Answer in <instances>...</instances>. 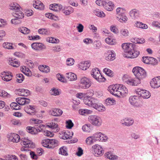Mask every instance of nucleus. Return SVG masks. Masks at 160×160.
I'll use <instances>...</instances> for the list:
<instances>
[{
  "mask_svg": "<svg viewBox=\"0 0 160 160\" xmlns=\"http://www.w3.org/2000/svg\"><path fill=\"white\" fill-rule=\"evenodd\" d=\"M90 125L86 124L82 126V129L84 132H89L90 130Z\"/></svg>",
  "mask_w": 160,
  "mask_h": 160,
  "instance_id": "nucleus-59",
  "label": "nucleus"
},
{
  "mask_svg": "<svg viewBox=\"0 0 160 160\" xmlns=\"http://www.w3.org/2000/svg\"><path fill=\"white\" fill-rule=\"evenodd\" d=\"M107 43L111 45H114L115 43V42L111 38H108L105 39Z\"/></svg>",
  "mask_w": 160,
  "mask_h": 160,
  "instance_id": "nucleus-50",
  "label": "nucleus"
},
{
  "mask_svg": "<svg viewBox=\"0 0 160 160\" xmlns=\"http://www.w3.org/2000/svg\"><path fill=\"white\" fill-rule=\"evenodd\" d=\"M103 72H105L107 75L109 76H112L113 74L112 71L110 69L107 68H105L103 69Z\"/></svg>",
  "mask_w": 160,
  "mask_h": 160,
  "instance_id": "nucleus-54",
  "label": "nucleus"
},
{
  "mask_svg": "<svg viewBox=\"0 0 160 160\" xmlns=\"http://www.w3.org/2000/svg\"><path fill=\"white\" fill-rule=\"evenodd\" d=\"M42 145L47 148L53 149L58 146V141L54 139H44L42 141Z\"/></svg>",
  "mask_w": 160,
  "mask_h": 160,
  "instance_id": "nucleus-4",
  "label": "nucleus"
},
{
  "mask_svg": "<svg viewBox=\"0 0 160 160\" xmlns=\"http://www.w3.org/2000/svg\"><path fill=\"white\" fill-rule=\"evenodd\" d=\"M101 135V132H97L92 135L94 140H95V141H98L99 140V137H100V135Z\"/></svg>",
  "mask_w": 160,
  "mask_h": 160,
  "instance_id": "nucleus-55",
  "label": "nucleus"
},
{
  "mask_svg": "<svg viewBox=\"0 0 160 160\" xmlns=\"http://www.w3.org/2000/svg\"><path fill=\"white\" fill-rule=\"evenodd\" d=\"M84 103L89 106L92 107L99 111L103 112L105 110V108L101 104L98 103V100L94 98L89 97H85L83 99Z\"/></svg>",
  "mask_w": 160,
  "mask_h": 160,
  "instance_id": "nucleus-3",
  "label": "nucleus"
},
{
  "mask_svg": "<svg viewBox=\"0 0 160 160\" xmlns=\"http://www.w3.org/2000/svg\"><path fill=\"white\" fill-rule=\"evenodd\" d=\"M103 7L106 10L112 11L114 8V4L111 1L108 0L105 1Z\"/></svg>",
  "mask_w": 160,
  "mask_h": 160,
  "instance_id": "nucleus-18",
  "label": "nucleus"
},
{
  "mask_svg": "<svg viewBox=\"0 0 160 160\" xmlns=\"http://www.w3.org/2000/svg\"><path fill=\"white\" fill-rule=\"evenodd\" d=\"M122 48L124 51V56L128 58H133L137 57L140 54L139 48L136 44L132 43H124Z\"/></svg>",
  "mask_w": 160,
  "mask_h": 160,
  "instance_id": "nucleus-1",
  "label": "nucleus"
},
{
  "mask_svg": "<svg viewBox=\"0 0 160 160\" xmlns=\"http://www.w3.org/2000/svg\"><path fill=\"white\" fill-rule=\"evenodd\" d=\"M66 77L70 81H75L77 79V75L71 72L66 73Z\"/></svg>",
  "mask_w": 160,
  "mask_h": 160,
  "instance_id": "nucleus-31",
  "label": "nucleus"
},
{
  "mask_svg": "<svg viewBox=\"0 0 160 160\" xmlns=\"http://www.w3.org/2000/svg\"><path fill=\"white\" fill-rule=\"evenodd\" d=\"M38 32L39 33L42 35H48L50 33L49 30L48 29L43 28L39 29Z\"/></svg>",
  "mask_w": 160,
  "mask_h": 160,
  "instance_id": "nucleus-39",
  "label": "nucleus"
},
{
  "mask_svg": "<svg viewBox=\"0 0 160 160\" xmlns=\"http://www.w3.org/2000/svg\"><path fill=\"white\" fill-rule=\"evenodd\" d=\"M74 60L72 58H69L67 59L66 61L67 65L68 66L72 65L74 64Z\"/></svg>",
  "mask_w": 160,
  "mask_h": 160,
  "instance_id": "nucleus-58",
  "label": "nucleus"
},
{
  "mask_svg": "<svg viewBox=\"0 0 160 160\" xmlns=\"http://www.w3.org/2000/svg\"><path fill=\"white\" fill-rule=\"evenodd\" d=\"M99 138L98 141L104 142L106 141L108 138L106 136L102 134V133L100 137H99Z\"/></svg>",
  "mask_w": 160,
  "mask_h": 160,
  "instance_id": "nucleus-53",
  "label": "nucleus"
},
{
  "mask_svg": "<svg viewBox=\"0 0 160 160\" xmlns=\"http://www.w3.org/2000/svg\"><path fill=\"white\" fill-rule=\"evenodd\" d=\"M73 132L67 131L65 132H62L61 134L62 138L63 139H70L73 135Z\"/></svg>",
  "mask_w": 160,
  "mask_h": 160,
  "instance_id": "nucleus-21",
  "label": "nucleus"
},
{
  "mask_svg": "<svg viewBox=\"0 0 160 160\" xmlns=\"http://www.w3.org/2000/svg\"><path fill=\"white\" fill-rule=\"evenodd\" d=\"M150 84L153 88H157L160 87V76L153 78L150 81Z\"/></svg>",
  "mask_w": 160,
  "mask_h": 160,
  "instance_id": "nucleus-13",
  "label": "nucleus"
},
{
  "mask_svg": "<svg viewBox=\"0 0 160 160\" xmlns=\"http://www.w3.org/2000/svg\"><path fill=\"white\" fill-rule=\"evenodd\" d=\"M119 85V89H118V93L116 94L117 96L118 97H124L125 94L128 92V89L124 86L122 84Z\"/></svg>",
  "mask_w": 160,
  "mask_h": 160,
  "instance_id": "nucleus-12",
  "label": "nucleus"
},
{
  "mask_svg": "<svg viewBox=\"0 0 160 160\" xmlns=\"http://www.w3.org/2000/svg\"><path fill=\"white\" fill-rule=\"evenodd\" d=\"M129 14L132 18H137L139 17V12L136 9H133L130 11Z\"/></svg>",
  "mask_w": 160,
  "mask_h": 160,
  "instance_id": "nucleus-26",
  "label": "nucleus"
},
{
  "mask_svg": "<svg viewBox=\"0 0 160 160\" xmlns=\"http://www.w3.org/2000/svg\"><path fill=\"white\" fill-rule=\"evenodd\" d=\"M125 10L124 8H118L116 9L117 14V16L119 14H122L124 13Z\"/></svg>",
  "mask_w": 160,
  "mask_h": 160,
  "instance_id": "nucleus-62",
  "label": "nucleus"
},
{
  "mask_svg": "<svg viewBox=\"0 0 160 160\" xmlns=\"http://www.w3.org/2000/svg\"><path fill=\"white\" fill-rule=\"evenodd\" d=\"M74 11L73 9L70 6L65 8L63 10V13L66 15H68L72 13Z\"/></svg>",
  "mask_w": 160,
  "mask_h": 160,
  "instance_id": "nucleus-33",
  "label": "nucleus"
},
{
  "mask_svg": "<svg viewBox=\"0 0 160 160\" xmlns=\"http://www.w3.org/2000/svg\"><path fill=\"white\" fill-rule=\"evenodd\" d=\"M106 158L109 159H116L117 158V156L113 155L111 152H107L105 154Z\"/></svg>",
  "mask_w": 160,
  "mask_h": 160,
  "instance_id": "nucleus-37",
  "label": "nucleus"
},
{
  "mask_svg": "<svg viewBox=\"0 0 160 160\" xmlns=\"http://www.w3.org/2000/svg\"><path fill=\"white\" fill-rule=\"evenodd\" d=\"M33 5L34 8L40 10L43 9L44 8V5L43 3L40 1H34L33 2Z\"/></svg>",
  "mask_w": 160,
  "mask_h": 160,
  "instance_id": "nucleus-22",
  "label": "nucleus"
},
{
  "mask_svg": "<svg viewBox=\"0 0 160 160\" xmlns=\"http://www.w3.org/2000/svg\"><path fill=\"white\" fill-rule=\"evenodd\" d=\"M90 66V63L88 61L81 62L78 64V68L82 70H86Z\"/></svg>",
  "mask_w": 160,
  "mask_h": 160,
  "instance_id": "nucleus-25",
  "label": "nucleus"
},
{
  "mask_svg": "<svg viewBox=\"0 0 160 160\" xmlns=\"http://www.w3.org/2000/svg\"><path fill=\"white\" fill-rule=\"evenodd\" d=\"M2 75L3 76H2V79L3 80L6 81H10L9 79V73L8 72H4L2 73Z\"/></svg>",
  "mask_w": 160,
  "mask_h": 160,
  "instance_id": "nucleus-38",
  "label": "nucleus"
},
{
  "mask_svg": "<svg viewBox=\"0 0 160 160\" xmlns=\"http://www.w3.org/2000/svg\"><path fill=\"white\" fill-rule=\"evenodd\" d=\"M105 55V59L107 61H112L115 58V53L113 50H108Z\"/></svg>",
  "mask_w": 160,
  "mask_h": 160,
  "instance_id": "nucleus-14",
  "label": "nucleus"
},
{
  "mask_svg": "<svg viewBox=\"0 0 160 160\" xmlns=\"http://www.w3.org/2000/svg\"><path fill=\"white\" fill-rule=\"evenodd\" d=\"M20 109V106L15 102H12L11 103V110H18Z\"/></svg>",
  "mask_w": 160,
  "mask_h": 160,
  "instance_id": "nucleus-43",
  "label": "nucleus"
},
{
  "mask_svg": "<svg viewBox=\"0 0 160 160\" xmlns=\"http://www.w3.org/2000/svg\"><path fill=\"white\" fill-rule=\"evenodd\" d=\"M62 111L58 108H53L50 110L49 113L54 116H59L62 113Z\"/></svg>",
  "mask_w": 160,
  "mask_h": 160,
  "instance_id": "nucleus-20",
  "label": "nucleus"
},
{
  "mask_svg": "<svg viewBox=\"0 0 160 160\" xmlns=\"http://www.w3.org/2000/svg\"><path fill=\"white\" fill-rule=\"evenodd\" d=\"M92 84V82L89 79L84 77L80 81V87L82 88L86 89L89 88Z\"/></svg>",
  "mask_w": 160,
  "mask_h": 160,
  "instance_id": "nucleus-8",
  "label": "nucleus"
},
{
  "mask_svg": "<svg viewBox=\"0 0 160 160\" xmlns=\"http://www.w3.org/2000/svg\"><path fill=\"white\" fill-rule=\"evenodd\" d=\"M17 81L19 83H21L24 80V76L22 74L19 73L16 75Z\"/></svg>",
  "mask_w": 160,
  "mask_h": 160,
  "instance_id": "nucleus-47",
  "label": "nucleus"
},
{
  "mask_svg": "<svg viewBox=\"0 0 160 160\" xmlns=\"http://www.w3.org/2000/svg\"><path fill=\"white\" fill-rule=\"evenodd\" d=\"M91 75L99 82H103L105 81V78L101 74L98 68L92 69L91 72Z\"/></svg>",
  "mask_w": 160,
  "mask_h": 160,
  "instance_id": "nucleus-7",
  "label": "nucleus"
},
{
  "mask_svg": "<svg viewBox=\"0 0 160 160\" xmlns=\"http://www.w3.org/2000/svg\"><path fill=\"white\" fill-rule=\"evenodd\" d=\"M21 140V144L25 146V147L23 146L21 148V150L22 151H29L28 148H32L34 146L33 142L27 138H22Z\"/></svg>",
  "mask_w": 160,
  "mask_h": 160,
  "instance_id": "nucleus-6",
  "label": "nucleus"
},
{
  "mask_svg": "<svg viewBox=\"0 0 160 160\" xmlns=\"http://www.w3.org/2000/svg\"><path fill=\"white\" fill-rule=\"evenodd\" d=\"M38 68L41 71L45 73L48 72L50 71L49 67L45 65H40L38 67Z\"/></svg>",
  "mask_w": 160,
  "mask_h": 160,
  "instance_id": "nucleus-32",
  "label": "nucleus"
},
{
  "mask_svg": "<svg viewBox=\"0 0 160 160\" xmlns=\"http://www.w3.org/2000/svg\"><path fill=\"white\" fill-rule=\"evenodd\" d=\"M115 102V101L113 98H109L106 100L105 103L107 105H110L114 104Z\"/></svg>",
  "mask_w": 160,
  "mask_h": 160,
  "instance_id": "nucleus-45",
  "label": "nucleus"
},
{
  "mask_svg": "<svg viewBox=\"0 0 160 160\" xmlns=\"http://www.w3.org/2000/svg\"><path fill=\"white\" fill-rule=\"evenodd\" d=\"M11 65L15 67H18L20 66V63L16 59L12 60L11 58Z\"/></svg>",
  "mask_w": 160,
  "mask_h": 160,
  "instance_id": "nucleus-44",
  "label": "nucleus"
},
{
  "mask_svg": "<svg viewBox=\"0 0 160 160\" xmlns=\"http://www.w3.org/2000/svg\"><path fill=\"white\" fill-rule=\"evenodd\" d=\"M18 31L24 34H28L30 32V30L25 27H20L18 28Z\"/></svg>",
  "mask_w": 160,
  "mask_h": 160,
  "instance_id": "nucleus-36",
  "label": "nucleus"
},
{
  "mask_svg": "<svg viewBox=\"0 0 160 160\" xmlns=\"http://www.w3.org/2000/svg\"><path fill=\"white\" fill-rule=\"evenodd\" d=\"M141 79L136 77L134 79H128L125 81V82L128 84L132 86H137L140 83Z\"/></svg>",
  "mask_w": 160,
  "mask_h": 160,
  "instance_id": "nucleus-19",
  "label": "nucleus"
},
{
  "mask_svg": "<svg viewBox=\"0 0 160 160\" xmlns=\"http://www.w3.org/2000/svg\"><path fill=\"white\" fill-rule=\"evenodd\" d=\"M136 93L139 96L142 97L144 99H148L151 96L150 92L148 91L145 90L138 88L136 90Z\"/></svg>",
  "mask_w": 160,
  "mask_h": 160,
  "instance_id": "nucleus-11",
  "label": "nucleus"
},
{
  "mask_svg": "<svg viewBox=\"0 0 160 160\" xmlns=\"http://www.w3.org/2000/svg\"><path fill=\"white\" fill-rule=\"evenodd\" d=\"M83 153V150L80 147H78V152L76 153L77 155L78 156H81Z\"/></svg>",
  "mask_w": 160,
  "mask_h": 160,
  "instance_id": "nucleus-64",
  "label": "nucleus"
},
{
  "mask_svg": "<svg viewBox=\"0 0 160 160\" xmlns=\"http://www.w3.org/2000/svg\"><path fill=\"white\" fill-rule=\"evenodd\" d=\"M132 72L136 77L141 79L145 78L147 76L146 72L142 68L136 67L133 68Z\"/></svg>",
  "mask_w": 160,
  "mask_h": 160,
  "instance_id": "nucleus-5",
  "label": "nucleus"
},
{
  "mask_svg": "<svg viewBox=\"0 0 160 160\" xmlns=\"http://www.w3.org/2000/svg\"><path fill=\"white\" fill-rule=\"evenodd\" d=\"M135 26L137 28H141L143 29H146L148 28L147 25L145 24L140 22H136L135 24Z\"/></svg>",
  "mask_w": 160,
  "mask_h": 160,
  "instance_id": "nucleus-35",
  "label": "nucleus"
},
{
  "mask_svg": "<svg viewBox=\"0 0 160 160\" xmlns=\"http://www.w3.org/2000/svg\"><path fill=\"white\" fill-rule=\"evenodd\" d=\"M44 134L45 136L49 137H52L54 135V134L53 132H51L48 130H46L44 131Z\"/></svg>",
  "mask_w": 160,
  "mask_h": 160,
  "instance_id": "nucleus-60",
  "label": "nucleus"
},
{
  "mask_svg": "<svg viewBox=\"0 0 160 160\" xmlns=\"http://www.w3.org/2000/svg\"><path fill=\"white\" fill-rule=\"evenodd\" d=\"M119 84L112 85L108 87V91L111 93L117 96L116 93L118 92V88H119Z\"/></svg>",
  "mask_w": 160,
  "mask_h": 160,
  "instance_id": "nucleus-16",
  "label": "nucleus"
},
{
  "mask_svg": "<svg viewBox=\"0 0 160 160\" xmlns=\"http://www.w3.org/2000/svg\"><path fill=\"white\" fill-rule=\"evenodd\" d=\"M20 6L16 3H13L11 4V11L15 18L11 20V22L14 25H18L21 23L20 19L24 18V14L20 10Z\"/></svg>",
  "mask_w": 160,
  "mask_h": 160,
  "instance_id": "nucleus-2",
  "label": "nucleus"
},
{
  "mask_svg": "<svg viewBox=\"0 0 160 160\" xmlns=\"http://www.w3.org/2000/svg\"><path fill=\"white\" fill-rule=\"evenodd\" d=\"M85 142L87 145H90L92 144L94 142L96 141L95 140H94L93 136H92L87 138L85 141Z\"/></svg>",
  "mask_w": 160,
  "mask_h": 160,
  "instance_id": "nucleus-42",
  "label": "nucleus"
},
{
  "mask_svg": "<svg viewBox=\"0 0 160 160\" xmlns=\"http://www.w3.org/2000/svg\"><path fill=\"white\" fill-rule=\"evenodd\" d=\"M16 101L19 105H23L29 103L30 100L25 98L20 97L16 99Z\"/></svg>",
  "mask_w": 160,
  "mask_h": 160,
  "instance_id": "nucleus-17",
  "label": "nucleus"
},
{
  "mask_svg": "<svg viewBox=\"0 0 160 160\" xmlns=\"http://www.w3.org/2000/svg\"><path fill=\"white\" fill-rule=\"evenodd\" d=\"M47 41L52 43H58L59 42V39L52 38V37L48 38H47Z\"/></svg>",
  "mask_w": 160,
  "mask_h": 160,
  "instance_id": "nucleus-46",
  "label": "nucleus"
},
{
  "mask_svg": "<svg viewBox=\"0 0 160 160\" xmlns=\"http://www.w3.org/2000/svg\"><path fill=\"white\" fill-rule=\"evenodd\" d=\"M117 18V20L122 23H125L128 20V18L124 13L118 15Z\"/></svg>",
  "mask_w": 160,
  "mask_h": 160,
  "instance_id": "nucleus-28",
  "label": "nucleus"
},
{
  "mask_svg": "<svg viewBox=\"0 0 160 160\" xmlns=\"http://www.w3.org/2000/svg\"><path fill=\"white\" fill-rule=\"evenodd\" d=\"M21 71L25 74L28 76H31L32 75V72L29 69L25 66H23L21 67Z\"/></svg>",
  "mask_w": 160,
  "mask_h": 160,
  "instance_id": "nucleus-30",
  "label": "nucleus"
},
{
  "mask_svg": "<svg viewBox=\"0 0 160 160\" xmlns=\"http://www.w3.org/2000/svg\"><path fill=\"white\" fill-rule=\"evenodd\" d=\"M47 126L48 128L53 130V131L55 132H58L59 130L58 124L55 122H52L48 123Z\"/></svg>",
  "mask_w": 160,
  "mask_h": 160,
  "instance_id": "nucleus-23",
  "label": "nucleus"
},
{
  "mask_svg": "<svg viewBox=\"0 0 160 160\" xmlns=\"http://www.w3.org/2000/svg\"><path fill=\"white\" fill-rule=\"evenodd\" d=\"M95 15L99 17H104L105 16V14L102 11L99 10L97 11L95 13Z\"/></svg>",
  "mask_w": 160,
  "mask_h": 160,
  "instance_id": "nucleus-57",
  "label": "nucleus"
},
{
  "mask_svg": "<svg viewBox=\"0 0 160 160\" xmlns=\"http://www.w3.org/2000/svg\"><path fill=\"white\" fill-rule=\"evenodd\" d=\"M158 62V61L156 59L152 57H149V64L154 65H157Z\"/></svg>",
  "mask_w": 160,
  "mask_h": 160,
  "instance_id": "nucleus-51",
  "label": "nucleus"
},
{
  "mask_svg": "<svg viewBox=\"0 0 160 160\" xmlns=\"http://www.w3.org/2000/svg\"><path fill=\"white\" fill-rule=\"evenodd\" d=\"M57 77L59 81L62 82H66V80L59 73H58L57 75Z\"/></svg>",
  "mask_w": 160,
  "mask_h": 160,
  "instance_id": "nucleus-56",
  "label": "nucleus"
},
{
  "mask_svg": "<svg viewBox=\"0 0 160 160\" xmlns=\"http://www.w3.org/2000/svg\"><path fill=\"white\" fill-rule=\"evenodd\" d=\"M89 121L93 125L97 126L101 125L102 121L101 118L96 115H92L88 118Z\"/></svg>",
  "mask_w": 160,
  "mask_h": 160,
  "instance_id": "nucleus-9",
  "label": "nucleus"
},
{
  "mask_svg": "<svg viewBox=\"0 0 160 160\" xmlns=\"http://www.w3.org/2000/svg\"><path fill=\"white\" fill-rule=\"evenodd\" d=\"M120 33L122 37H126L128 36L129 32L126 29H122L120 31Z\"/></svg>",
  "mask_w": 160,
  "mask_h": 160,
  "instance_id": "nucleus-48",
  "label": "nucleus"
},
{
  "mask_svg": "<svg viewBox=\"0 0 160 160\" xmlns=\"http://www.w3.org/2000/svg\"><path fill=\"white\" fill-rule=\"evenodd\" d=\"M92 112L91 110L87 109H81L79 111V112L80 114L86 115L88 114H91Z\"/></svg>",
  "mask_w": 160,
  "mask_h": 160,
  "instance_id": "nucleus-40",
  "label": "nucleus"
},
{
  "mask_svg": "<svg viewBox=\"0 0 160 160\" xmlns=\"http://www.w3.org/2000/svg\"><path fill=\"white\" fill-rule=\"evenodd\" d=\"M15 92L16 94L20 96L27 97L30 95L29 91L25 89H19L16 90Z\"/></svg>",
  "mask_w": 160,
  "mask_h": 160,
  "instance_id": "nucleus-15",
  "label": "nucleus"
},
{
  "mask_svg": "<svg viewBox=\"0 0 160 160\" xmlns=\"http://www.w3.org/2000/svg\"><path fill=\"white\" fill-rule=\"evenodd\" d=\"M121 122L122 124L128 126L132 125L134 123V120L130 118H126L123 120H122Z\"/></svg>",
  "mask_w": 160,
  "mask_h": 160,
  "instance_id": "nucleus-27",
  "label": "nucleus"
},
{
  "mask_svg": "<svg viewBox=\"0 0 160 160\" xmlns=\"http://www.w3.org/2000/svg\"><path fill=\"white\" fill-rule=\"evenodd\" d=\"M93 149V153L96 157H100L104 153L103 148L101 146L98 145H93L92 147Z\"/></svg>",
  "mask_w": 160,
  "mask_h": 160,
  "instance_id": "nucleus-10",
  "label": "nucleus"
},
{
  "mask_svg": "<svg viewBox=\"0 0 160 160\" xmlns=\"http://www.w3.org/2000/svg\"><path fill=\"white\" fill-rule=\"evenodd\" d=\"M50 93L52 95L54 96L58 95L59 94V92L58 89L53 88L50 91Z\"/></svg>",
  "mask_w": 160,
  "mask_h": 160,
  "instance_id": "nucleus-49",
  "label": "nucleus"
},
{
  "mask_svg": "<svg viewBox=\"0 0 160 160\" xmlns=\"http://www.w3.org/2000/svg\"><path fill=\"white\" fill-rule=\"evenodd\" d=\"M31 105L26 106L24 108V111L28 114H34L35 109Z\"/></svg>",
  "mask_w": 160,
  "mask_h": 160,
  "instance_id": "nucleus-24",
  "label": "nucleus"
},
{
  "mask_svg": "<svg viewBox=\"0 0 160 160\" xmlns=\"http://www.w3.org/2000/svg\"><path fill=\"white\" fill-rule=\"evenodd\" d=\"M138 97L136 96H131L129 98V102L131 104L134 105L138 100Z\"/></svg>",
  "mask_w": 160,
  "mask_h": 160,
  "instance_id": "nucleus-34",
  "label": "nucleus"
},
{
  "mask_svg": "<svg viewBox=\"0 0 160 160\" xmlns=\"http://www.w3.org/2000/svg\"><path fill=\"white\" fill-rule=\"evenodd\" d=\"M57 6L58 4L57 3L51 4L50 5L49 8L51 10L56 12V10H55L57 9Z\"/></svg>",
  "mask_w": 160,
  "mask_h": 160,
  "instance_id": "nucleus-61",
  "label": "nucleus"
},
{
  "mask_svg": "<svg viewBox=\"0 0 160 160\" xmlns=\"http://www.w3.org/2000/svg\"><path fill=\"white\" fill-rule=\"evenodd\" d=\"M59 153L62 155L67 156L68 153L67 152V148L64 146L60 148L59 149Z\"/></svg>",
  "mask_w": 160,
  "mask_h": 160,
  "instance_id": "nucleus-41",
  "label": "nucleus"
},
{
  "mask_svg": "<svg viewBox=\"0 0 160 160\" xmlns=\"http://www.w3.org/2000/svg\"><path fill=\"white\" fill-rule=\"evenodd\" d=\"M76 96L78 98L82 100L83 98L86 97L85 96H86L85 93H78L77 94Z\"/></svg>",
  "mask_w": 160,
  "mask_h": 160,
  "instance_id": "nucleus-63",
  "label": "nucleus"
},
{
  "mask_svg": "<svg viewBox=\"0 0 160 160\" xmlns=\"http://www.w3.org/2000/svg\"><path fill=\"white\" fill-rule=\"evenodd\" d=\"M66 127L69 129H71L73 126V124L71 120H69L66 122Z\"/></svg>",
  "mask_w": 160,
  "mask_h": 160,
  "instance_id": "nucleus-52",
  "label": "nucleus"
},
{
  "mask_svg": "<svg viewBox=\"0 0 160 160\" xmlns=\"http://www.w3.org/2000/svg\"><path fill=\"white\" fill-rule=\"evenodd\" d=\"M11 141L13 142L18 143L20 139V137L18 134L11 133Z\"/></svg>",
  "mask_w": 160,
  "mask_h": 160,
  "instance_id": "nucleus-29",
  "label": "nucleus"
}]
</instances>
